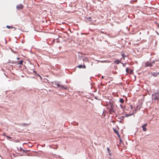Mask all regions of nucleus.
I'll use <instances>...</instances> for the list:
<instances>
[{"label": "nucleus", "mask_w": 159, "mask_h": 159, "mask_svg": "<svg viewBox=\"0 0 159 159\" xmlns=\"http://www.w3.org/2000/svg\"><path fill=\"white\" fill-rule=\"evenodd\" d=\"M77 67H79L80 68H86V66L84 65H80L78 66Z\"/></svg>", "instance_id": "6e6552de"}, {"label": "nucleus", "mask_w": 159, "mask_h": 159, "mask_svg": "<svg viewBox=\"0 0 159 159\" xmlns=\"http://www.w3.org/2000/svg\"><path fill=\"white\" fill-rule=\"evenodd\" d=\"M145 67H147L148 66L151 67L152 66V63L151 62H149V61H148L145 63Z\"/></svg>", "instance_id": "f03ea898"}, {"label": "nucleus", "mask_w": 159, "mask_h": 159, "mask_svg": "<svg viewBox=\"0 0 159 159\" xmlns=\"http://www.w3.org/2000/svg\"><path fill=\"white\" fill-rule=\"evenodd\" d=\"M88 20L90 21L92 19L91 17H89L88 18Z\"/></svg>", "instance_id": "5701e85b"}, {"label": "nucleus", "mask_w": 159, "mask_h": 159, "mask_svg": "<svg viewBox=\"0 0 159 159\" xmlns=\"http://www.w3.org/2000/svg\"><path fill=\"white\" fill-rule=\"evenodd\" d=\"M104 76H102V77H101V79H103V78H104Z\"/></svg>", "instance_id": "473e14b6"}, {"label": "nucleus", "mask_w": 159, "mask_h": 159, "mask_svg": "<svg viewBox=\"0 0 159 159\" xmlns=\"http://www.w3.org/2000/svg\"><path fill=\"white\" fill-rule=\"evenodd\" d=\"M135 1V0H134V1H133V0L131 1H130V2L131 3V2H132V1Z\"/></svg>", "instance_id": "4c0bfd02"}, {"label": "nucleus", "mask_w": 159, "mask_h": 159, "mask_svg": "<svg viewBox=\"0 0 159 159\" xmlns=\"http://www.w3.org/2000/svg\"><path fill=\"white\" fill-rule=\"evenodd\" d=\"M17 59H19V58L17 57Z\"/></svg>", "instance_id": "58836bf2"}, {"label": "nucleus", "mask_w": 159, "mask_h": 159, "mask_svg": "<svg viewBox=\"0 0 159 159\" xmlns=\"http://www.w3.org/2000/svg\"><path fill=\"white\" fill-rule=\"evenodd\" d=\"M119 101L121 103H123L124 102V99L122 98H120V99Z\"/></svg>", "instance_id": "9b49d317"}, {"label": "nucleus", "mask_w": 159, "mask_h": 159, "mask_svg": "<svg viewBox=\"0 0 159 159\" xmlns=\"http://www.w3.org/2000/svg\"><path fill=\"white\" fill-rule=\"evenodd\" d=\"M111 108L110 110V112H114L115 111L113 110V107L112 106H111Z\"/></svg>", "instance_id": "f8f14e48"}, {"label": "nucleus", "mask_w": 159, "mask_h": 159, "mask_svg": "<svg viewBox=\"0 0 159 159\" xmlns=\"http://www.w3.org/2000/svg\"><path fill=\"white\" fill-rule=\"evenodd\" d=\"M119 137V138H120V134H119L118 135H117Z\"/></svg>", "instance_id": "f704fd0d"}, {"label": "nucleus", "mask_w": 159, "mask_h": 159, "mask_svg": "<svg viewBox=\"0 0 159 159\" xmlns=\"http://www.w3.org/2000/svg\"><path fill=\"white\" fill-rule=\"evenodd\" d=\"M113 130L114 132L116 134L118 132V130H116V129H115L114 128H113Z\"/></svg>", "instance_id": "f3484780"}, {"label": "nucleus", "mask_w": 159, "mask_h": 159, "mask_svg": "<svg viewBox=\"0 0 159 159\" xmlns=\"http://www.w3.org/2000/svg\"><path fill=\"white\" fill-rule=\"evenodd\" d=\"M107 152L108 153V154L110 155L111 156V150L109 149V148H107Z\"/></svg>", "instance_id": "1a4fd4ad"}, {"label": "nucleus", "mask_w": 159, "mask_h": 159, "mask_svg": "<svg viewBox=\"0 0 159 159\" xmlns=\"http://www.w3.org/2000/svg\"><path fill=\"white\" fill-rule=\"evenodd\" d=\"M23 61L22 60H21L20 61V62H19V63H18V64H19V65H22V64H23Z\"/></svg>", "instance_id": "dca6fc26"}, {"label": "nucleus", "mask_w": 159, "mask_h": 159, "mask_svg": "<svg viewBox=\"0 0 159 159\" xmlns=\"http://www.w3.org/2000/svg\"><path fill=\"white\" fill-rule=\"evenodd\" d=\"M66 82H67V81H66Z\"/></svg>", "instance_id": "a19ab883"}, {"label": "nucleus", "mask_w": 159, "mask_h": 159, "mask_svg": "<svg viewBox=\"0 0 159 159\" xmlns=\"http://www.w3.org/2000/svg\"><path fill=\"white\" fill-rule=\"evenodd\" d=\"M83 60L84 61H88V60L87 57H85L83 59Z\"/></svg>", "instance_id": "2eb2a0df"}, {"label": "nucleus", "mask_w": 159, "mask_h": 159, "mask_svg": "<svg viewBox=\"0 0 159 159\" xmlns=\"http://www.w3.org/2000/svg\"><path fill=\"white\" fill-rule=\"evenodd\" d=\"M122 57H123V58H125V54H123H123H122Z\"/></svg>", "instance_id": "393cba45"}, {"label": "nucleus", "mask_w": 159, "mask_h": 159, "mask_svg": "<svg viewBox=\"0 0 159 159\" xmlns=\"http://www.w3.org/2000/svg\"><path fill=\"white\" fill-rule=\"evenodd\" d=\"M6 137L8 139H12V138L11 137H9L7 135L6 136Z\"/></svg>", "instance_id": "4be33fe9"}, {"label": "nucleus", "mask_w": 159, "mask_h": 159, "mask_svg": "<svg viewBox=\"0 0 159 159\" xmlns=\"http://www.w3.org/2000/svg\"><path fill=\"white\" fill-rule=\"evenodd\" d=\"M159 75V71L157 72H153L151 73V75L154 77L157 76Z\"/></svg>", "instance_id": "20e7f679"}, {"label": "nucleus", "mask_w": 159, "mask_h": 159, "mask_svg": "<svg viewBox=\"0 0 159 159\" xmlns=\"http://www.w3.org/2000/svg\"><path fill=\"white\" fill-rule=\"evenodd\" d=\"M116 134L117 135H118L119 134V131L117 133H116Z\"/></svg>", "instance_id": "2f4dec72"}, {"label": "nucleus", "mask_w": 159, "mask_h": 159, "mask_svg": "<svg viewBox=\"0 0 159 159\" xmlns=\"http://www.w3.org/2000/svg\"><path fill=\"white\" fill-rule=\"evenodd\" d=\"M129 73L130 74H132V73H133V70L132 69H131L130 70V71Z\"/></svg>", "instance_id": "412c9836"}, {"label": "nucleus", "mask_w": 159, "mask_h": 159, "mask_svg": "<svg viewBox=\"0 0 159 159\" xmlns=\"http://www.w3.org/2000/svg\"><path fill=\"white\" fill-rule=\"evenodd\" d=\"M6 28H7L9 29L11 28H15L14 27H11V26H9V25H7L6 26Z\"/></svg>", "instance_id": "6ab92c4d"}, {"label": "nucleus", "mask_w": 159, "mask_h": 159, "mask_svg": "<svg viewBox=\"0 0 159 159\" xmlns=\"http://www.w3.org/2000/svg\"><path fill=\"white\" fill-rule=\"evenodd\" d=\"M133 115V114H125V116L126 117H128V116H130L131 115Z\"/></svg>", "instance_id": "a211bd4d"}, {"label": "nucleus", "mask_w": 159, "mask_h": 159, "mask_svg": "<svg viewBox=\"0 0 159 159\" xmlns=\"http://www.w3.org/2000/svg\"><path fill=\"white\" fill-rule=\"evenodd\" d=\"M23 152H25V151H26V150H25L23 149Z\"/></svg>", "instance_id": "c9c22d12"}, {"label": "nucleus", "mask_w": 159, "mask_h": 159, "mask_svg": "<svg viewBox=\"0 0 159 159\" xmlns=\"http://www.w3.org/2000/svg\"><path fill=\"white\" fill-rule=\"evenodd\" d=\"M147 125V124H145L143 125L142 126V128H143V130L144 131H146L147 130V129L146 127V126Z\"/></svg>", "instance_id": "423d86ee"}, {"label": "nucleus", "mask_w": 159, "mask_h": 159, "mask_svg": "<svg viewBox=\"0 0 159 159\" xmlns=\"http://www.w3.org/2000/svg\"><path fill=\"white\" fill-rule=\"evenodd\" d=\"M4 40H5V43H7V41L6 39H5Z\"/></svg>", "instance_id": "72a5a7b5"}, {"label": "nucleus", "mask_w": 159, "mask_h": 159, "mask_svg": "<svg viewBox=\"0 0 159 159\" xmlns=\"http://www.w3.org/2000/svg\"><path fill=\"white\" fill-rule=\"evenodd\" d=\"M120 142H121V140H120Z\"/></svg>", "instance_id": "ea45409f"}, {"label": "nucleus", "mask_w": 159, "mask_h": 159, "mask_svg": "<svg viewBox=\"0 0 159 159\" xmlns=\"http://www.w3.org/2000/svg\"><path fill=\"white\" fill-rule=\"evenodd\" d=\"M121 64L123 65V66H125V64H124L123 63H121Z\"/></svg>", "instance_id": "7c9ffc66"}, {"label": "nucleus", "mask_w": 159, "mask_h": 159, "mask_svg": "<svg viewBox=\"0 0 159 159\" xmlns=\"http://www.w3.org/2000/svg\"><path fill=\"white\" fill-rule=\"evenodd\" d=\"M138 106L136 107V108L134 109L135 111H137L138 110Z\"/></svg>", "instance_id": "c756f323"}, {"label": "nucleus", "mask_w": 159, "mask_h": 159, "mask_svg": "<svg viewBox=\"0 0 159 159\" xmlns=\"http://www.w3.org/2000/svg\"><path fill=\"white\" fill-rule=\"evenodd\" d=\"M120 62H121L120 61V60H116L115 61H114V63L117 64H119Z\"/></svg>", "instance_id": "9d476101"}, {"label": "nucleus", "mask_w": 159, "mask_h": 159, "mask_svg": "<svg viewBox=\"0 0 159 159\" xmlns=\"http://www.w3.org/2000/svg\"><path fill=\"white\" fill-rule=\"evenodd\" d=\"M156 94H157V100H159V92H156Z\"/></svg>", "instance_id": "4468645a"}, {"label": "nucleus", "mask_w": 159, "mask_h": 159, "mask_svg": "<svg viewBox=\"0 0 159 159\" xmlns=\"http://www.w3.org/2000/svg\"><path fill=\"white\" fill-rule=\"evenodd\" d=\"M52 84H55V85H57L58 88H60L62 90H66L68 89L66 86H64L63 85H60L59 84V83H60V82L58 81H55L52 82Z\"/></svg>", "instance_id": "f257e3e1"}, {"label": "nucleus", "mask_w": 159, "mask_h": 159, "mask_svg": "<svg viewBox=\"0 0 159 159\" xmlns=\"http://www.w3.org/2000/svg\"><path fill=\"white\" fill-rule=\"evenodd\" d=\"M130 107L131 109H133V107L132 105H130Z\"/></svg>", "instance_id": "cd10ccee"}, {"label": "nucleus", "mask_w": 159, "mask_h": 159, "mask_svg": "<svg viewBox=\"0 0 159 159\" xmlns=\"http://www.w3.org/2000/svg\"><path fill=\"white\" fill-rule=\"evenodd\" d=\"M30 124H26L25 123H22L20 124V125L23 127L27 126Z\"/></svg>", "instance_id": "0eeeda50"}, {"label": "nucleus", "mask_w": 159, "mask_h": 159, "mask_svg": "<svg viewBox=\"0 0 159 159\" xmlns=\"http://www.w3.org/2000/svg\"><path fill=\"white\" fill-rule=\"evenodd\" d=\"M157 61V60H153L152 62H151V63H152V65L153 63H154L155 62V61Z\"/></svg>", "instance_id": "b1692460"}, {"label": "nucleus", "mask_w": 159, "mask_h": 159, "mask_svg": "<svg viewBox=\"0 0 159 159\" xmlns=\"http://www.w3.org/2000/svg\"><path fill=\"white\" fill-rule=\"evenodd\" d=\"M37 75H38V76L40 77V79L41 80V79H42V77H41V76H40L39 75H38V74Z\"/></svg>", "instance_id": "bb28decb"}, {"label": "nucleus", "mask_w": 159, "mask_h": 159, "mask_svg": "<svg viewBox=\"0 0 159 159\" xmlns=\"http://www.w3.org/2000/svg\"><path fill=\"white\" fill-rule=\"evenodd\" d=\"M2 135L3 136H7V135H6V134L5 133H3L2 134Z\"/></svg>", "instance_id": "a878e982"}, {"label": "nucleus", "mask_w": 159, "mask_h": 159, "mask_svg": "<svg viewBox=\"0 0 159 159\" xmlns=\"http://www.w3.org/2000/svg\"><path fill=\"white\" fill-rule=\"evenodd\" d=\"M152 99L156 100H157V94H156V93H154L152 95Z\"/></svg>", "instance_id": "39448f33"}, {"label": "nucleus", "mask_w": 159, "mask_h": 159, "mask_svg": "<svg viewBox=\"0 0 159 159\" xmlns=\"http://www.w3.org/2000/svg\"><path fill=\"white\" fill-rule=\"evenodd\" d=\"M23 7V6L22 4H19L16 6V8L18 10L22 9Z\"/></svg>", "instance_id": "7ed1b4c3"}, {"label": "nucleus", "mask_w": 159, "mask_h": 159, "mask_svg": "<svg viewBox=\"0 0 159 159\" xmlns=\"http://www.w3.org/2000/svg\"><path fill=\"white\" fill-rule=\"evenodd\" d=\"M120 107H121L123 109V107L122 105V104H120Z\"/></svg>", "instance_id": "c85d7f7f"}, {"label": "nucleus", "mask_w": 159, "mask_h": 159, "mask_svg": "<svg viewBox=\"0 0 159 159\" xmlns=\"http://www.w3.org/2000/svg\"><path fill=\"white\" fill-rule=\"evenodd\" d=\"M127 73L129 72V69L128 68H126L125 69Z\"/></svg>", "instance_id": "aec40b11"}, {"label": "nucleus", "mask_w": 159, "mask_h": 159, "mask_svg": "<svg viewBox=\"0 0 159 159\" xmlns=\"http://www.w3.org/2000/svg\"><path fill=\"white\" fill-rule=\"evenodd\" d=\"M125 116H120V117H119L118 118L122 120H124V118H125Z\"/></svg>", "instance_id": "ddd939ff"}, {"label": "nucleus", "mask_w": 159, "mask_h": 159, "mask_svg": "<svg viewBox=\"0 0 159 159\" xmlns=\"http://www.w3.org/2000/svg\"><path fill=\"white\" fill-rule=\"evenodd\" d=\"M94 98H95V99H98V98H97V97H95Z\"/></svg>", "instance_id": "e433bc0d"}]
</instances>
